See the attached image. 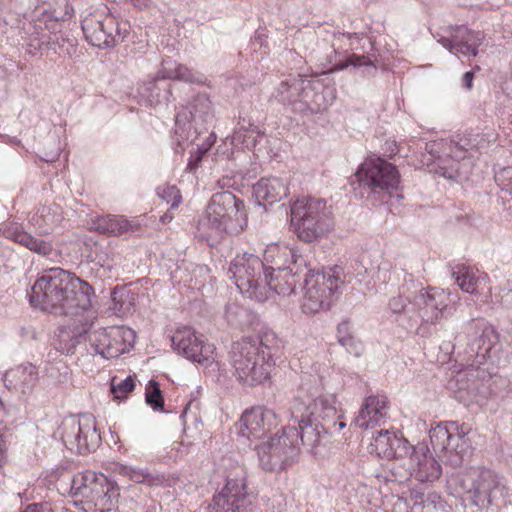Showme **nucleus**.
I'll return each instance as SVG.
<instances>
[{"instance_id": "nucleus-1", "label": "nucleus", "mask_w": 512, "mask_h": 512, "mask_svg": "<svg viewBox=\"0 0 512 512\" xmlns=\"http://www.w3.org/2000/svg\"><path fill=\"white\" fill-rule=\"evenodd\" d=\"M91 285L62 268L45 270L31 287L32 306L56 315H79L92 307Z\"/></svg>"}, {"instance_id": "nucleus-2", "label": "nucleus", "mask_w": 512, "mask_h": 512, "mask_svg": "<svg viewBox=\"0 0 512 512\" xmlns=\"http://www.w3.org/2000/svg\"><path fill=\"white\" fill-rule=\"evenodd\" d=\"M247 225L244 203L230 191L212 195L203 217L198 221L197 235L211 247L225 235H237Z\"/></svg>"}, {"instance_id": "nucleus-3", "label": "nucleus", "mask_w": 512, "mask_h": 512, "mask_svg": "<svg viewBox=\"0 0 512 512\" xmlns=\"http://www.w3.org/2000/svg\"><path fill=\"white\" fill-rule=\"evenodd\" d=\"M290 410L292 425L297 428L298 446L301 443L308 452L315 454L326 434L336 426L335 396H320L313 402L297 398Z\"/></svg>"}, {"instance_id": "nucleus-4", "label": "nucleus", "mask_w": 512, "mask_h": 512, "mask_svg": "<svg viewBox=\"0 0 512 512\" xmlns=\"http://www.w3.org/2000/svg\"><path fill=\"white\" fill-rule=\"evenodd\" d=\"M71 495L84 512H110L116 507L120 492L116 482L87 470L73 476Z\"/></svg>"}, {"instance_id": "nucleus-5", "label": "nucleus", "mask_w": 512, "mask_h": 512, "mask_svg": "<svg viewBox=\"0 0 512 512\" xmlns=\"http://www.w3.org/2000/svg\"><path fill=\"white\" fill-rule=\"evenodd\" d=\"M290 217L298 239L305 243L322 239L334 225L331 207L322 199L297 198L291 204Z\"/></svg>"}, {"instance_id": "nucleus-6", "label": "nucleus", "mask_w": 512, "mask_h": 512, "mask_svg": "<svg viewBox=\"0 0 512 512\" xmlns=\"http://www.w3.org/2000/svg\"><path fill=\"white\" fill-rule=\"evenodd\" d=\"M344 283V269L338 265L316 273H305L301 300L302 311L306 314H316L329 309Z\"/></svg>"}, {"instance_id": "nucleus-7", "label": "nucleus", "mask_w": 512, "mask_h": 512, "mask_svg": "<svg viewBox=\"0 0 512 512\" xmlns=\"http://www.w3.org/2000/svg\"><path fill=\"white\" fill-rule=\"evenodd\" d=\"M265 263L251 253L238 254L231 261L228 269L229 277L242 294L258 302L267 300L270 287L265 282Z\"/></svg>"}, {"instance_id": "nucleus-8", "label": "nucleus", "mask_w": 512, "mask_h": 512, "mask_svg": "<svg viewBox=\"0 0 512 512\" xmlns=\"http://www.w3.org/2000/svg\"><path fill=\"white\" fill-rule=\"evenodd\" d=\"M259 464L266 471H278L290 465L299 455L295 425H287L281 435H275L256 447Z\"/></svg>"}, {"instance_id": "nucleus-9", "label": "nucleus", "mask_w": 512, "mask_h": 512, "mask_svg": "<svg viewBox=\"0 0 512 512\" xmlns=\"http://www.w3.org/2000/svg\"><path fill=\"white\" fill-rule=\"evenodd\" d=\"M215 120L210 98L199 93L175 116V133L183 141L194 142L198 135L208 131Z\"/></svg>"}, {"instance_id": "nucleus-10", "label": "nucleus", "mask_w": 512, "mask_h": 512, "mask_svg": "<svg viewBox=\"0 0 512 512\" xmlns=\"http://www.w3.org/2000/svg\"><path fill=\"white\" fill-rule=\"evenodd\" d=\"M246 470L237 466L222 490L214 495L209 512H252L253 496L246 491Z\"/></svg>"}, {"instance_id": "nucleus-11", "label": "nucleus", "mask_w": 512, "mask_h": 512, "mask_svg": "<svg viewBox=\"0 0 512 512\" xmlns=\"http://www.w3.org/2000/svg\"><path fill=\"white\" fill-rule=\"evenodd\" d=\"M356 176L361 186L377 195L390 194L400 183L397 168L381 158L367 159L358 168Z\"/></svg>"}, {"instance_id": "nucleus-12", "label": "nucleus", "mask_w": 512, "mask_h": 512, "mask_svg": "<svg viewBox=\"0 0 512 512\" xmlns=\"http://www.w3.org/2000/svg\"><path fill=\"white\" fill-rule=\"evenodd\" d=\"M61 438L67 449L78 454L95 450L101 441L95 421L90 416L64 422Z\"/></svg>"}, {"instance_id": "nucleus-13", "label": "nucleus", "mask_w": 512, "mask_h": 512, "mask_svg": "<svg viewBox=\"0 0 512 512\" xmlns=\"http://www.w3.org/2000/svg\"><path fill=\"white\" fill-rule=\"evenodd\" d=\"M449 295L443 290L431 288L420 290L414 297L412 306L418 310L416 316L411 317L409 330L418 329L423 324H435L444 315L448 308Z\"/></svg>"}, {"instance_id": "nucleus-14", "label": "nucleus", "mask_w": 512, "mask_h": 512, "mask_svg": "<svg viewBox=\"0 0 512 512\" xmlns=\"http://www.w3.org/2000/svg\"><path fill=\"white\" fill-rule=\"evenodd\" d=\"M82 30L91 45L102 49L118 45L128 35V30L122 28L112 16H105L103 19L87 17L82 21Z\"/></svg>"}, {"instance_id": "nucleus-15", "label": "nucleus", "mask_w": 512, "mask_h": 512, "mask_svg": "<svg viewBox=\"0 0 512 512\" xmlns=\"http://www.w3.org/2000/svg\"><path fill=\"white\" fill-rule=\"evenodd\" d=\"M429 438L434 450L444 454L446 464L453 468L462 465L470 446L465 431L454 434L451 428L439 424L430 430Z\"/></svg>"}, {"instance_id": "nucleus-16", "label": "nucleus", "mask_w": 512, "mask_h": 512, "mask_svg": "<svg viewBox=\"0 0 512 512\" xmlns=\"http://www.w3.org/2000/svg\"><path fill=\"white\" fill-rule=\"evenodd\" d=\"M275 365L272 354H233V366L239 380L248 385L263 383Z\"/></svg>"}, {"instance_id": "nucleus-17", "label": "nucleus", "mask_w": 512, "mask_h": 512, "mask_svg": "<svg viewBox=\"0 0 512 512\" xmlns=\"http://www.w3.org/2000/svg\"><path fill=\"white\" fill-rule=\"evenodd\" d=\"M455 482L460 489L458 496L464 508L484 510L492 504L490 483L487 482L485 474L459 475Z\"/></svg>"}, {"instance_id": "nucleus-18", "label": "nucleus", "mask_w": 512, "mask_h": 512, "mask_svg": "<svg viewBox=\"0 0 512 512\" xmlns=\"http://www.w3.org/2000/svg\"><path fill=\"white\" fill-rule=\"evenodd\" d=\"M278 425L275 412L262 406L246 410L239 422V435L248 440L261 439Z\"/></svg>"}, {"instance_id": "nucleus-19", "label": "nucleus", "mask_w": 512, "mask_h": 512, "mask_svg": "<svg viewBox=\"0 0 512 512\" xmlns=\"http://www.w3.org/2000/svg\"><path fill=\"white\" fill-rule=\"evenodd\" d=\"M470 352H499L501 344L496 329L485 319H472L465 328Z\"/></svg>"}, {"instance_id": "nucleus-20", "label": "nucleus", "mask_w": 512, "mask_h": 512, "mask_svg": "<svg viewBox=\"0 0 512 512\" xmlns=\"http://www.w3.org/2000/svg\"><path fill=\"white\" fill-rule=\"evenodd\" d=\"M409 473L419 482H433L442 474L441 464L431 453L428 445L419 442L409 454Z\"/></svg>"}, {"instance_id": "nucleus-21", "label": "nucleus", "mask_w": 512, "mask_h": 512, "mask_svg": "<svg viewBox=\"0 0 512 512\" xmlns=\"http://www.w3.org/2000/svg\"><path fill=\"white\" fill-rule=\"evenodd\" d=\"M334 99L333 91L325 87L319 80L306 78L304 89L301 91L297 111L317 113L327 109Z\"/></svg>"}, {"instance_id": "nucleus-22", "label": "nucleus", "mask_w": 512, "mask_h": 512, "mask_svg": "<svg viewBox=\"0 0 512 512\" xmlns=\"http://www.w3.org/2000/svg\"><path fill=\"white\" fill-rule=\"evenodd\" d=\"M389 404L384 395H371L365 398L354 419V424L361 429H373L386 423Z\"/></svg>"}, {"instance_id": "nucleus-23", "label": "nucleus", "mask_w": 512, "mask_h": 512, "mask_svg": "<svg viewBox=\"0 0 512 512\" xmlns=\"http://www.w3.org/2000/svg\"><path fill=\"white\" fill-rule=\"evenodd\" d=\"M484 36L481 32L468 30L466 27H459L452 39L441 38L439 42L451 53L463 56H476L478 47Z\"/></svg>"}, {"instance_id": "nucleus-24", "label": "nucleus", "mask_w": 512, "mask_h": 512, "mask_svg": "<svg viewBox=\"0 0 512 512\" xmlns=\"http://www.w3.org/2000/svg\"><path fill=\"white\" fill-rule=\"evenodd\" d=\"M450 149L452 154L439 160L436 173L456 182L467 180L472 171L470 158H467L464 153L461 154L452 144Z\"/></svg>"}, {"instance_id": "nucleus-25", "label": "nucleus", "mask_w": 512, "mask_h": 512, "mask_svg": "<svg viewBox=\"0 0 512 512\" xmlns=\"http://www.w3.org/2000/svg\"><path fill=\"white\" fill-rule=\"evenodd\" d=\"M264 261L270 263L265 265L264 270L275 273L284 269L301 266L305 260L301 255H297L294 249L288 246H280L277 244L268 245L264 251Z\"/></svg>"}, {"instance_id": "nucleus-26", "label": "nucleus", "mask_w": 512, "mask_h": 512, "mask_svg": "<svg viewBox=\"0 0 512 512\" xmlns=\"http://www.w3.org/2000/svg\"><path fill=\"white\" fill-rule=\"evenodd\" d=\"M171 343L177 352H213L216 349L212 345H206L204 335L189 326L178 328L171 336Z\"/></svg>"}, {"instance_id": "nucleus-27", "label": "nucleus", "mask_w": 512, "mask_h": 512, "mask_svg": "<svg viewBox=\"0 0 512 512\" xmlns=\"http://www.w3.org/2000/svg\"><path fill=\"white\" fill-rule=\"evenodd\" d=\"M300 266L284 269L275 273L265 272V282L268 283L270 291L267 293V299L273 294L289 296L296 287L299 277Z\"/></svg>"}, {"instance_id": "nucleus-28", "label": "nucleus", "mask_w": 512, "mask_h": 512, "mask_svg": "<svg viewBox=\"0 0 512 512\" xmlns=\"http://www.w3.org/2000/svg\"><path fill=\"white\" fill-rule=\"evenodd\" d=\"M256 199L261 202L273 204L288 194L286 179L279 177H263L253 186Z\"/></svg>"}, {"instance_id": "nucleus-29", "label": "nucleus", "mask_w": 512, "mask_h": 512, "mask_svg": "<svg viewBox=\"0 0 512 512\" xmlns=\"http://www.w3.org/2000/svg\"><path fill=\"white\" fill-rule=\"evenodd\" d=\"M498 138L497 133L492 129L484 131L471 130L463 135H457L451 140V144L458 149L461 154H465L469 150L484 149L495 143Z\"/></svg>"}, {"instance_id": "nucleus-30", "label": "nucleus", "mask_w": 512, "mask_h": 512, "mask_svg": "<svg viewBox=\"0 0 512 512\" xmlns=\"http://www.w3.org/2000/svg\"><path fill=\"white\" fill-rule=\"evenodd\" d=\"M37 376L35 366L28 363L7 371L4 375V383L9 390L26 394L32 390Z\"/></svg>"}, {"instance_id": "nucleus-31", "label": "nucleus", "mask_w": 512, "mask_h": 512, "mask_svg": "<svg viewBox=\"0 0 512 512\" xmlns=\"http://www.w3.org/2000/svg\"><path fill=\"white\" fill-rule=\"evenodd\" d=\"M62 209L56 203L38 207L31 215L29 222L40 234H49L62 221Z\"/></svg>"}, {"instance_id": "nucleus-32", "label": "nucleus", "mask_w": 512, "mask_h": 512, "mask_svg": "<svg viewBox=\"0 0 512 512\" xmlns=\"http://www.w3.org/2000/svg\"><path fill=\"white\" fill-rule=\"evenodd\" d=\"M306 77L301 75L289 76L282 80L273 92V97L281 104L290 106L295 112L301 91L304 89Z\"/></svg>"}, {"instance_id": "nucleus-33", "label": "nucleus", "mask_w": 512, "mask_h": 512, "mask_svg": "<svg viewBox=\"0 0 512 512\" xmlns=\"http://www.w3.org/2000/svg\"><path fill=\"white\" fill-rule=\"evenodd\" d=\"M281 340L273 331H265L256 337H244L241 341L233 342L232 352H264L265 350H279Z\"/></svg>"}, {"instance_id": "nucleus-34", "label": "nucleus", "mask_w": 512, "mask_h": 512, "mask_svg": "<svg viewBox=\"0 0 512 512\" xmlns=\"http://www.w3.org/2000/svg\"><path fill=\"white\" fill-rule=\"evenodd\" d=\"M136 332L129 327L113 328L105 347H97L95 352H130L135 348Z\"/></svg>"}, {"instance_id": "nucleus-35", "label": "nucleus", "mask_w": 512, "mask_h": 512, "mask_svg": "<svg viewBox=\"0 0 512 512\" xmlns=\"http://www.w3.org/2000/svg\"><path fill=\"white\" fill-rule=\"evenodd\" d=\"M96 230L111 235H122L134 230L132 222L123 216L107 215L99 217L96 222Z\"/></svg>"}, {"instance_id": "nucleus-36", "label": "nucleus", "mask_w": 512, "mask_h": 512, "mask_svg": "<svg viewBox=\"0 0 512 512\" xmlns=\"http://www.w3.org/2000/svg\"><path fill=\"white\" fill-rule=\"evenodd\" d=\"M57 352H71L76 349L86 350V335L82 332H74L68 327L59 328L57 333Z\"/></svg>"}, {"instance_id": "nucleus-37", "label": "nucleus", "mask_w": 512, "mask_h": 512, "mask_svg": "<svg viewBox=\"0 0 512 512\" xmlns=\"http://www.w3.org/2000/svg\"><path fill=\"white\" fill-rule=\"evenodd\" d=\"M163 77L168 79H177L187 83H202V75L193 72L182 64L163 61Z\"/></svg>"}, {"instance_id": "nucleus-38", "label": "nucleus", "mask_w": 512, "mask_h": 512, "mask_svg": "<svg viewBox=\"0 0 512 512\" xmlns=\"http://www.w3.org/2000/svg\"><path fill=\"white\" fill-rule=\"evenodd\" d=\"M120 473L135 483H147L149 486H161L165 482L163 474H153L146 469L123 466Z\"/></svg>"}, {"instance_id": "nucleus-39", "label": "nucleus", "mask_w": 512, "mask_h": 512, "mask_svg": "<svg viewBox=\"0 0 512 512\" xmlns=\"http://www.w3.org/2000/svg\"><path fill=\"white\" fill-rule=\"evenodd\" d=\"M452 277L463 292L472 294L476 291L479 278L469 267L456 266L452 270Z\"/></svg>"}, {"instance_id": "nucleus-40", "label": "nucleus", "mask_w": 512, "mask_h": 512, "mask_svg": "<svg viewBox=\"0 0 512 512\" xmlns=\"http://www.w3.org/2000/svg\"><path fill=\"white\" fill-rule=\"evenodd\" d=\"M394 430H380L373 436L372 442L370 443L371 453H375L379 457L385 458V455L391 453L390 440L394 435Z\"/></svg>"}, {"instance_id": "nucleus-41", "label": "nucleus", "mask_w": 512, "mask_h": 512, "mask_svg": "<svg viewBox=\"0 0 512 512\" xmlns=\"http://www.w3.org/2000/svg\"><path fill=\"white\" fill-rule=\"evenodd\" d=\"M389 445L391 453H389V455H385V458L387 459H401L409 456L413 448V446L409 444L408 440L403 437L402 433L397 431L394 432Z\"/></svg>"}, {"instance_id": "nucleus-42", "label": "nucleus", "mask_w": 512, "mask_h": 512, "mask_svg": "<svg viewBox=\"0 0 512 512\" xmlns=\"http://www.w3.org/2000/svg\"><path fill=\"white\" fill-rule=\"evenodd\" d=\"M145 401L155 411L163 410L164 399L159 384L155 380H150L145 392Z\"/></svg>"}, {"instance_id": "nucleus-43", "label": "nucleus", "mask_w": 512, "mask_h": 512, "mask_svg": "<svg viewBox=\"0 0 512 512\" xmlns=\"http://www.w3.org/2000/svg\"><path fill=\"white\" fill-rule=\"evenodd\" d=\"M156 193L167 204H170L172 208L178 207L181 203L182 197L180 191L174 185H159L156 188Z\"/></svg>"}, {"instance_id": "nucleus-44", "label": "nucleus", "mask_w": 512, "mask_h": 512, "mask_svg": "<svg viewBox=\"0 0 512 512\" xmlns=\"http://www.w3.org/2000/svg\"><path fill=\"white\" fill-rule=\"evenodd\" d=\"M135 388V382L132 376H128L126 379L116 383V377L111 381L110 390L115 398H125Z\"/></svg>"}, {"instance_id": "nucleus-45", "label": "nucleus", "mask_w": 512, "mask_h": 512, "mask_svg": "<svg viewBox=\"0 0 512 512\" xmlns=\"http://www.w3.org/2000/svg\"><path fill=\"white\" fill-rule=\"evenodd\" d=\"M338 341L339 344L346 350H357L359 349L360 343L355 338L348 334V324L341 323L337 327Z\"/></svg>"}, {"instance_id": "nucleus-46", "label": "nucleus", "mask_w": 512, "mask_h": 512, "mask_svg": "<svg viewBox=\"0 0 512 512\" xmlns=\"http://www.w3.org/2000/svg\"><path fill=\"white\" fill-rule=\"evenodd\" d=\"M495 181L502 191L512 190V167H503L495 173Z\"/></svg>"}, {"instance_id": "nucleus-47", "label": "nucleus", "mask_w": 512, "mask_h": 512, "mask_svg": "<svg viewBox=\"0 0 512 512\" xmlns=\"http://www.w3.org/2000/svg\"><path fill=\"white\" fill-rule=\"evenodd\" d=\"M225 315L229 323L240 326L241 319L246 315V310L235 303H230L226 306Z\"/></svg>"}, {"instance_id": "nucleus-48", "label": "nucleus", "mask_w": 512, "mask_h": 512, "mask_svg": "<svg viewBox=\"0 0 512 512\" xmlns=\"http://www.w3.org/2000/svg\"><path fill=\"white\" fill-rule=\"evenodd\" d=\"M7 237L11 238L16 243H19L20 245H23L24 247H28L30 240L32 238V235L25 232L21 227L19 226H12L9 227L6 230Z\"/></svg>"}, {"instance_id": "nucleus-49", "label": "nucleus", "mask_w": 512, "mask_h": 512, "mask_svg": "<svg viewBox=\"0 0 512 512\" xmlns=\"http://www.w3.org/2000/svg\"><path fill=\"white\" fill-rule=\"evenodd\" d=\"M27 249H29L39 255L47 256V255L51 254V252L53 250V246H52L51 242H49V241H45L43 239H38V238L32 236Z\"/></svg>"}, {"instance_id": "nucleus-50", "label": "nucleus", "mask_w": 512, "mask_h": 512, "mask_svg": "<svg viewBox=\"0 0 512 512\" xmlns=\"http://www.w3.org/2000/svg\"><path fill=\"white\" fill-rule=\"evenodd\" d=\"M350 65L354 67L372 66V62L364 55L353 54L345 62L337 64V69L343 70Z\"/></svg>"}, {"instance_id": "nucleus-51", "label": "nucleus", "mask_w": 512, "mask_h": 512, "mask_svg": "<svg viewBox=\"0 0 512 512\" xmlns=\"http://www.w3.org/2000/svg\"><path fill=\"white\" fill-rule=\"evenodd\" d=\"M257 129L256 126H254L251 123H248V126H246L244 123L238 122L234 134H233V140L234 141H246V137H249L247 133L255 132Z\"/></svg>"}, {"instance_id": "nucleus-52", "label": "nucleus", "mask_w": 512, "mask_h": 512, "mask_svg": "<svg viewBox=\"0 0 512 512\" xmlns=\"http://www.w3.org/2000/svg\"><path fill=\"white\" fill-rule=\"evenodd\" d=\"M186 359L193 364H198L203 367H208L214 362L212 354H185Z\"/></svg>"}, {"instance_id": "nucleus-53", "label": "nucleus", "mask_w": 512, "mask_h": 512, "mask_svg": "<svg viewBox=\"0 0 512 512\" xmlns=\"http://www.w3.org/2000/svg\"><path fill=\"white\" fill-rule=\"evenodd\" d=\"M389 309L393 313H401L407 307V299L402 296H395L389 300Z\"/></svg>"}, {"instance_id": "nucleus-54", "label": "nucleus", "mask_w": 512, "mask_h": 512, "mask_svg": "<svg viewBox=\"0 0 512 512\" xmlns=\"http://www.w3.org/2000/svg\"><path fill=\"white\" fill-rule=\"evenodd\" d=\"M206 151H207V148L202 149V148L198 147L195 150L194 153H191V157H190L189 162L187 164V168L190 171H193V170H195L198 167V165L201 162L202 157L206 153Z\"/></svg>"}, {"instance_id": "nucleus-55", "label": "nucleus", "mask_w": 512, "mask_h": 512, "mask_svg": "<svg viewBox=\"0 0 512 512\" xmlns=\"http://www.w3.org/2000/svg\"><path fill=\"white\" fill-rule=\"evenodd\" d=\"M474 74L471 71L466 72L462 78V86L466 89H471L473 85Z\"/></svg>"}, {"instance_id": "nucleus-56", "label": "nucleus", "mask_w": 512, "mask_h": 512, "mask_svg": "<svg viewBox=\"0 0 512 512\" xmlns=\"http://www.w3.org/2000/svg\"><path fill=\"white\" fill-rule=\"evenodd\" d=\"M6 445H5V441L3 439V435H2V432H0V466H2V464L5 462V457H6Z\"/></svg>"}, {"instance_id": "nucleus-57", "label": "nucleus", "mask_w": 512, "mask_h": 512, "mask_svg": "<svg viewBox=\"0 0 512 512\" xmlns=\"http://www.w3.org/2000/svg\"><path fill=\"white\" fill-rule=\"evenodd\" d=\"M6 409L2 401H0V425L5 421L6 418ZM0 432H2V428L0 427Z\"/></svg>"}, {"instance_id": "nucleus-58", "label": "nucleus", "mask_w": 512, "mask_h": 512, "mask_svg": "<svg viewBox=\"0 0 512 512\" xmlns=\"http://www.w3.org/2000/svg\"><path fill=\"white\" fill-rule=\"evenodd\" d=\"M22 512H42V509L39 505L37 504H32V505H29L25 510H23Z\"/></svg>"}, {"instance_id": "nucleus-59", "label": "nucleus", "mask_w": 512, "mask_h": 512, "mask_svg": "<svg viewBox=\"0 0 512 512\" xmlns=\"http://www.w3.org/2000/svg\"><path fill=\"white\" fill-rule=\"evenodd\" d=\"M336 419H338V413L336 412ZM336 421V426L332 429L333 430H341L342 428H344L346 426V423L345 422H338L337 420Z\"/></svg>"}, {"instance_id": "nucleus-60", "label": "nucleus", "mask_w": 512, "mask_h": 512, "mask_svg": "<svg viewBox=\"0 0 512 512\" xmlns=\"http://www.w3.org/2000/svg\"><path fill=\"white\" fill-rule=\"evenodd\" d=\"M76 51V45L72 42H68L67 53L73 54Z\"/></svg>"}, {"instance_id": "nucleus-61", "label": "nucleus", "mask_w": 512, "mask_h": 512, "mask_svg": "<svg viewBox=\"0 0 512 512\" xmlns=\"http://www.w3.org/2000/svg\"><path fill=\"white\" fill-rule=\"evenodd\" d=\"M172 219V216H169L168 214H165L164 216H162L161 220L162 222H166V221H169Z\"/></svg>"}, {"instance_id": "nucleus-62", "label": "nucleus", "mask_w": 512, "mask_h": 512, "mask_svg": "<svg viewBox=\"0 0 512 512\" xmlns=\"http://www.w3.org/2000/svg\"><path fill=\"white\" fill-rule=\"evenodd\" d=\"M463 370H464V367L461 365V367H459V368L456 370V372H457V373H460V372H461V371H463Z\"/></svg>"}, {"instance_id": "nucleus-63", "label": "nucleus", "mask_w": 512, "mask_h": 512, "mask_svg": "<svg viewBox=\"0 0 512 512\" xmlns=\"http://www.w3.org/2000/svg\"><path fill=\"white\" fill-rule=\"evenodd\" d=\"M451 428H452L453 430L457 429V427H456V425H455L454 423H452V424H451Z\"/></svg>"}, {"instance_id": "nucleus-64", "label": "nucleus", "mask_w": 512, "mask_h": 512, "mask_svg": "<svg viewBox=\"0 0 512 512\" xmlns=\"http://www.w3.org/2000/svg\"><path fill=\"white\" fill-rule=\"evenodd\" d=\"M509 123L512 125V114L509 116Z\"/></svg>"}]
</instances>
